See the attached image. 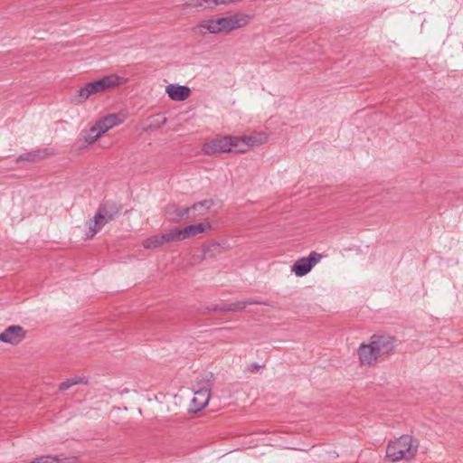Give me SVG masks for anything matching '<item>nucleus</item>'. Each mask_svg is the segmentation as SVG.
Masks as SVG:
<instances>
[{
	"mask_svg": "<svg viewBox=\"0 0 463 463\" xmlns=\"http://www.w3.org/2000/svg\"><path fill=\"white\" fill-rule=\"evenodd\" d=\"M252 16L245 13L214 15L198 22L193 31L199 34H228L247 26Z\"/></svg>",
	"mask_w": 463,
	"mask_h": 463,
	"instance_id": "nucleus-1",
	"label": "nucleus"
},
{
	"mask_svg": "<svg viewBox=\"0 0 463 463\" xmlns=\"http://www.w3.org/2000/svg\"><path fill=\"white\" fill-rule=\"evenodd\" d=\"M127 82L128 79L117 73L106 74L80 86L71 95V99L75 104H83L92 97L102 95L110 90L119 88Z\"/></svg>",
	"mask_w": 463,
	"mask_h": 463,
	"instance_id": "nucleus-2",
	"label": "nucleus"
},
{
	"mask_svg": "<svg viewBox=\"0 0 463 463\" xmlns=\"http://www.w3.org/2000/svg\"><path fill=\"white\" fill-rule=\"evenodd\" d=\"M395 347V339L387 335H373L367 343H363L357 354L364 365H373L379 359L389 355Z\"/></svg>",
	"mask_w": 463,
	"mask_h": 463,
	"instance_id": "nucleus-3",
	"label": "nucleus"
},
{
	"mask_svg": "<svg viewBox=\"0 0 463 463\" xmlns=\"http://www.w3.org/2000/svg\"><path fill=\"white\" fill-rule=\"evenodd\" d=\"M419 442L411 435H402L391 440L386 447V458L390 462L412 459L418 450Z\"/></svg>",
	"mask_w": 463,
	"mask_h": 463,
	"instance_id": "nucleus-4",
	"label": "nucleus"
},
{
	"mask_svg": "<svg viewBox=\"0 0 463 463\" xmlns=\"http://www.w3.org/2000/svg\"><path fill=\"white\" fill-rule=\"evenodd\" d=\"M122 123L120 118H99L90 122L80 134L79 144L80 147H86L95 143L99 137L113 127Z\"/></svg>",
	"mask_w": 463,
	"mask_h": 463,
	"instance_id": "nucleus-5",
	"label": "nucleus"
},
{
	"mask_svg": "<svg viewBox=\"0 0 463 463\" xmlns=\"http://www.w3.org/2000/svg\"><path fill=\"white\" fill-rule=\"evenodd\" d=\"M213 205L212 200H204L194 203L191 207H175V214L171 215L169 213L168 218L171 222H179L187 220L203 219L208 214L211 207Z\"/></svg>",
	"mask_w": 463,
	"mask_h": 463,
	"instance_id": "nucleus-6",
	"label": "nucleus"
},
{
	"mask_svg": "<svg viewBox=\"0 0 463 463\" xmlns=\"http://www.w3.org/2000/svg\"><path fill=\"white\" fill-rule=\"evenodd\" d=\"M238 137L225 136L203 145L202 150L205 155H215L220 153H240L237 148Z\"/></svg>",
	"mask_w": 463,
	"mask_h": 463,
	"instance_id": "nucleus-7",
	"label": "nucleus"
},
{
	"mask_svg": "<svg viewBox=\"0 0 463 463\" xmlns=\"http://www.w3.org/2000/svg\"><path fill=\"white\" fill-rule=\"evenodd\" d=\"M213 225L210 222H203L186 225L183 228H174L171 237L175 241H184L195 238L201 234L212 231Z\"/></svg>",
	"mask_w": 463,
	"mask_h": 463,
	"instance_id": "nucleus-8",
	"label": "nucleus"
},
{
	"mask_svg": "<svg viewBox=\"0 0 463 463\" xmlns=\"http://www.w3.org/2000/svg\"><path fill=\"white\" fill-rule=\"evenodd\" d=\"M269 135L266 131H258L250 135L238 137L237 148L240 153H245L250 149L268 142Z\"/></svg>",
	"mask_w": 463,
	"mask_h": 463,
	"instance_id": "nucleus-9",
	"label": "nucleus"
},
{
	"mask_svg": "<svg viewBox=\"0 0 463 463\" xmlns=\"http://www.w3.org/2000/svg\"><path fill=\"white\" fill-rule=\"evenodd\" d=\"M111 216L105 208H99L94 217L85 226L84 235L87 239L93 238L109 221Z\"/></svg>",
	"mask_w": 463,
	"mask_h": 463,
	"instance_id": "nucleus-10",
	"label": "nucleus"
},
{
	"mask_svg": "<svg viewBox=\"0 0 463 463\" xmlns=\"http://www.w3.org/2000/svg\"><path fill=\"white\" fill-rule=\"evenodd\" d=\"M322 259V255L312 251L307 257H303L296 260L291 267V271L298 277L306 276Z\"/></svg>",
	"mask_w": 463,
	"mask_h": 463,
	"instance_id": "nucleus-11",
	"label": "nucleus"
},
{
	"mask_svg": "<svg viewBox=\"0 0 463 463\" xmlns=\"http://www.w3.org/2000/svg\"><path fill=\"white\" fill-rule=\"evenodd\" d=\"M26 337V331L21 326L13 325L0 333V342L12 345H18Z\"/></svg>",
	"mask_w": 463,
	"mask_h": 463,
	"instance_id": "nucleus-12",
	"label": "nucleus"
},
{
	"mask_svg": "<svg viewBox=\"0 0 463 463\" xmlns=\"http://www.w3.org/2000/svg\"><path fill=\"white\" fill-rule=\"evenodd\" d=\"M165 91L167 97L175 102H183L187 100L192 94V90L185 85L179 83H169L165 86Z\"/></svg>",
	"mask_w": 463,
	"mask_h": 463,
	"instance_id": "nucleus-13",
	"label": "nucleus"
},
{
	"mask_svg": "<svg viewBox=\"0 0 463 463\" xmlns=\"http://www.w3.org/2000/svg\"><path fill=\"white\" fill-rule=\"evenodd\" d=\"M52 155H54L53 149H50V148H46V147L45 148H38V149L24 153L23 155H20L17 157L16 162L17 163L28 162V163L35 164V163L40 162L41 160H43V159L49 157Z\"/></svg>",
	"mask_w": 463,
	"mask_h": 463,
	"instance_id": "nucleus-14",
	"label": "nucleus"
},
{
	"mask_svg": "<svg viewBox=\"0 0 463 463\" xmlns=\"http://www.w3.org/2000/svg\"><path fill=\"white\" fill-rule=\"evenodd\" d=\"M210 397V389L207 387L195 391L191 401V407L189 411L191 412H198L202 411L209 403Z\"/></svg>",
	"mask_w": 463,
	"mask_h": 463,
	"instance_id": "nucleus-15",
	"label": "nucleus"
},
{
	"mask_svg": "<svg viewBox=\"0 0 463 463\" xmlns=\"http://www.w3.org/2000/svg\"><path fill=\"white\" fill-rule=\"evenodd\" d=\"M172 230L165 232L163 234L154 235L143 241L142 245L145 249H155L165 243L175 241L171 237Z\"/></svg>",
	"mask_w": 463,
	"mask_h": 463,
	"instance_id": "nucleus-16",
	"label": "nucleus"
},
{
	"mask_svg": "<svg viewBox=\"0 0 463 463\" xmlns=\"http://www.w3.org/2000/svg\"><path fill=\"white\" fill-rule=\"evenodd\" d=\"M88 377L84 375H73L60 383V392L66 391L74 385L88 384Z\"/></svg>",
	"mask_w": 463,
	"mask_h": 463,
	"instance_id": "nucleus-17",
	"label": "nucleus"
},
{
	"mask_svg": "<svg viewBox=\"0 0 463 463\" xmlns=\"http://www.w3.org/2000/svg\"><path fill=\"white\" fill-rule=\"evenodd\" d=\"M192 5L199 9H213L215 8L214 0H193Z\"/></svg>",
	"mask_w": 463,
	"mask_h": 463,
	"instance_id": "nucleus-18",
	"label": "nucleus"
},
{
	"mask_svg": "<svg viewBox=\"0 0 463 463\" xmlns=\"http://www.w3.org/2000/svg\"><path fill=\"white\" fill-rule=\"evenodd\" d=\"M35 463H58L57 457L44 456L35 458Z\"/></svg>",
	"mask_w": 463,
	"mask_h": 463,
	"instance_id": "nucleus-19",
	"label": "nucleus"
},
{
	"mask_svg": "<svg viewBox=\"0 0 463 463\" xmlns=\"http://www.w3.org/2000/svg\"><path fill=\"white\" fill-rule=\"evenodd\" d=\"M60 463H79L77 458H65L62 461L60 460Z\"/></svg>",
	"mask_w": 463,
	"mask_h": 463,
	"instance_id": "nucleus-20",
	"label": "nucleus"
},
{
	"mask_svg": "<svg viewBox=\"0 0 463 463\" xmlns=\"http://www.w3.org/2000/svg\"><path fill=\"white\" fill-rule=\"evenodd\" d=\"M164 123H165V119H164L160 125H158L157 127H160L161 125H163Z\"/></svg>",
	"mask_w": 463,
	"mask_h": 463,
	"instance_id": "nucleus-21",
	"label": "nucleus"
}]
</instances>
